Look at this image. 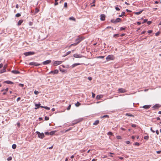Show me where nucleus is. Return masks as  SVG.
<instances>
[{"label":"nucleus","mask_w":161,"mask_h":161,"mask_svg":"<svg viewBox=\"0 0 161 161\" xmlns=\"http://www.w3.org/2000/svg\"><path fill=\"white\" fill-rule=\"evenodd\" d=\"M115 58L113 55H110L107 57L106 59L108 61L110 60H113Z\"/></svg>","instance_id":"obj_1"},{"label":"nucleus","mask_w":161,"mask_h":161,"mask_svg":"<svg viewBox=\"0 0 161 161\" xmlns=\"http://www.w3.org/2000/svg\"><path fill=\"white\" fill-rule=\"evenodd\" d=\"M121 21V19L119 18H117L116 19H113L111 20V22L113 23H116Z\"/></svg>","instance_id":"obj_2"},{"label":"nucleus","mask_w":161,"mask_h":161,"mask_svg":"<svg viewBox=\"0 0 161 161\" xmlns=\"http://www.w3.org/2000/svg\"><path fill=\"white\" fill-rule=\"evenodd\" d=\"M36 133L38 135V137H39V138L41 139H42L44 137V135L43 133H41L39 131H36Z\"/></svg>","instance_id":"obj_3"},{"label":"nucleus","mask_w":161,"mask_h":161,"mask_svg":"<svg viewBox=\"0 0 161 161\" xmlns=\"http://www.w3.org/2000/svg\"><path fill=\"white\" fill-rule=\"evenodd\" d=\"M35 53L33 52H25L24 53V55H25L26 56H27L30 55H33L35 54Z\"/></svg>","instance_id":"obj_4"},{"label":"nucleus","mask_w":161,"mask_h":161,"mask_svg":"<svg viewBox=\"0 0 161 161\" xmlns=\"http://www.w3.org/2000/svg\"><path fill=\"white\" fill-rule=\"evenodd\" d=\"M62 63V61H56L54 62L53 65L55 66H57L61 64Z\"/></svg>","instance_id":"obj_5"},{"label":"nucleus","mask_w":161,"mask_h":161,"mask_svg":"<svg viewBox=\"0 0 161 161\" xmlns=\"http://www.w3.org/2000/svg\"><path fill=\"white\" fill-rule=\"evenodd\" d=\"M73 56L75 58H81L83 57V56L82 55L79 54L77 53L74 54L73 55Z\"/></svg>","instance_id":"obj_6"},{"label":"nucleus","mask_w":161,"mask_h":161,"mask_svg":"<svg viewBox=\"0 0 161 161\" xmlns=\"http://www.w3.org/2000/svg\"><path fill=\"white\" fill-rule=\"evenodd\" d=\"M161 106L160 105H159V104H155V105L153 106V107L152 108H153V109H155L158 108Z\"/></svg>","instance_id":"obj_7"},{"label":"nucleus","mask_w":161,"mask_h":161,"mask_svg":"<svg viewBox=\"0 0 161 161\" xmlns=\"http://www.w3.org/2000/svg\"><path fill=\"white\" fill-rule=\"evenodd\" d=\"M58 69H55L54 71H50L49 73V74H50L52 73L53 75H55V74H58Z\"/></svg>","instance_id":"obj_8"},{"label":"nucleus","mask_w":161,"mask_h":161,"mask_svg":"<svg viewBox=\"0 0 161 161\" xmlns=\"http://www.w3.org/2000/svg\"><path fill=\"white\" fill-rule=\"evenodd\" d=\"M151 105H145L143 106L142 107H140V108H143L144 109H149L151 107Z\"/></svg>","instance_id":"obj_9"},{"label":"nucleus","mask_w":161,"mask_h":161,"mask_svg":"<svg viewBox=\"0 0 161 161\" xmlns=\"http://www.w3.org/2000/svg\"><path fill=\"white\" fill-rule=\"evenodd\" d=\"M83 118H82L78 119L75 121V122L73 124L75 125V124L78 123L82 121L83 120Z\"/></svg>","instance_id":"obj_10"},{"label":"nucleus","mask_w":161,"mask_h":161,"mask_svg":"<svg viewBox=\"0 0 161 161\" xmlns=\"http://www.w3.org/2000/svg\"><path fill=\"white\" fill-rule=\"evenodd\" d=\"M29 65H34L36 66H38L40 65V64L36 63L35 62H31L30 63Z\"/></svg>","instance_id":"obj_11"},{"label":"nucleus","mask_w":161,"mask_h":161,"mask_svg":"<svg viewBox=\"0 0 161 161\" xmlns=\"http://www.w3.org/2000/svg\"><path fill=\"white\" fill-rule=\"evenodd\" d=\"M51 62V60H48L43 62L42 64L43 65H46L50 63Z\"/></svg>","instance_id":"obj_12"},{"label":"nucleus","mask_w":161,"mask_h":161,"mask_svg":"<svg viewBox=\"0 0 161 161\" xmlns=\"http://www.w3.org/2000/svg\"><path fill=\"white\" fill-rule=\"evenodd\" d=\"M100 19L102 21H104L105 19V16L104 14H102L100 16Z\"/></svg>","instance_id":"obj_13"},{"label":"nucleus","mask_w":161,"mask_h":161,"mask_svg":"<svg viewBox=\"0 0 161 161\" xmlns=\"http://www.w3.org/2000/svg\"><path fill=\"white\" fill-rule=\"evenodd\" d=\"M83 40V38L82 37L78 38L76 39L75 41L77 42L76 43H78V44Z\"/></svg>","instance_id":"obj_14"},{"label":"nucleus","mask_w":161,"mask_h":161,"mask_svg":"<svg viewBox=\"0 0 161 161\" xmlns=\"http://www.w3.org/2000/svg\"><path fill=\"white\" fill-rule=\"evenodd\" d=\"M118 91L120 93H124L126 92L125 90L123 88H119L118 89Z\"/></svg>","instance_id":"obj_15"},{"label":"nucleus","mask_w":161,"mask_h":161,"mask_svg":"<svg viewBox=\"0 0 161 161\" xmlns=\"http://www.w3.org/2000/svg\"><path fill=\"white\" fill-rule=\"evenodd\" d=\"M103 97V95H97L96 97V98L97 100Z\"/></svg>","instance_id":"obj_16"},{"label":"nucleus","mask_w":161,"mask_h":161,"mask_svg":"<svg viewBox=\"0 0 161 161\" xmlns=\"http://www.w3.org/2000/svg\"><path fill=\"white\" fill-rule=\"evenodd\" d=\"M80 64H81L80 63H75V64H72V65L71 66V67H72V68H74L75 67V66H76L77 65H80Z\"/></svg>","instance_id":"obj_17"},{"label":"nucleus","mask_w":161,"mask_h":161,"mask_svg":"<svg viewBox=\"0 0 161 161\" xmlns=\"http://www.w3.org/2000/svg\"><path fill=\"white\" fill-rule=\"evenodd\" d=\"M4 82L8 84H14L13 82L10 80H7L4 81Z\"/></svg>","instance_id":"obj_18"},{"label":"nucleus","mask_w":161,"mask_h":161,"mask_svg":"<svg viewBox=\"0 0 161 161\" xmlns=\"http://www.w3.org/2000/svg\"><path fill=\"white\" fill-rule=\"evenodd\" d=\"M12 72L14 74H18L20 73L18 71L16 70H13L12 71Z\"/></svg>","instance_id":"obj_19"},{"label":"nucleus","mask_w":161,"mask_h":161,"mask_svg":"<svg viewBox=\"0 0 161 161\" xmlns=\"http://www.w3.org/2000/svg\"><path fill=\"white\" fill-rule=\"evenodd\" d=\"M40 104H35V105L36 107L35 108V109H36L39 108L40 107Z\"/></svg>","instance_id":"obj_20"},{"label":"nucleus","mask_w":161,"mask_h":161,"mask_svg":"<svg viewBox=\"0 0 161 161\" xmlns=\"http://www.w3.org/2000/svg\"><path fill=\"white\" fill-rule=\"evenodd\" d=\"M99 120H96L93 123V125H96L99 124Z\"/></svg>","instance_id":"obj_21"},{"label":"nucleus","mask_w":161,"mask_h":161,"mask_svg":"<svg viewBox=\"0 0 161 161\" xmlns=\"http://www.w3.org/2000/svg\"><path fill=\"white\" fill-rule=\"evenodd\" d=\"M23 22V20L21 19V20H19L18 23V24H17L19 26Z\"/></svg>","instance_id":"obj_22"},{"label":"nucleus","mask_w":161,"mask_h":161,"mask_svg":"<svg viewBox=\"0 0 161 161\" xmlns=\"http://www.w3.org/2000/svg\"><path fill=\"white\" fill-rule=\"evenodd\" d=\"M69 19L70 20H73L74 21H76L75 19L73 17H69Z\"/></svg>","instance_id":"obj_23"},{"label":"nucleus","mask_w":161,"mask_h":161,"mask_svg":"<svg viewBox=\"0 0 161 161\" xmlns=\"http://www.w3.org/2000/svg\"><path fill=\"white\" fill-rule=\"evenodd\" d=\"M126 116H129L130 117H134V115L130 114L127 113L125 114Z\"/></svg>","instance_id":"obj_24"},{"label":"nucleus","mask_w":161,"mask_h":161,"mask_svg":"<svg viewBox=\"0 0 161 161\" xmlns=\"http://www.w3.org/2000/svg\"><path fill=\"white\" fill-rule=\"evenodd\" d=\"M39 11V9L38 8H35V12H34L35 14H36Z\"/></svg>","instance_id":"obj_25"},{"label":"nucleus","mask_w":161,"mask_h":161,"mask_svg":"<svg viewBox=\"0 0 161 161\" xmlns=\"http://www.w3.org/2000/svg\"><path fill=\"white\" fill-rule=\"evenodd\" d=\"M143 11V10H142L139 12H135L134 14H135L136 15H139V14H140Z\"/></svg>","instance_id":"obj_26"},{"label":"nucleus","mask_w":161,"mask_h":161,"mask_svg":"<svg viewBox=\"0 0 161 161\" xmlns=\"http://www.w3.org/2000/svg\"><path fill=\"white\" fill-rule=\"evenodd\" d=\"M55 133V131H53L50 132L49 133V135H52L54 134Z\"/></svg>","instance_id":"obj_27"},{"label":"nucleus","mask_w":161,"mask_h":161,"mask_svg":"<svg viewBox=\"0 0 161 161\" xmlns=\"http://www.w3.org/2000/svg\"><path fill=\"white\" fill-rule=\"evenodd\" d=\"M125 12H122L121 14L120 15H119V17H121L122 16H125Z\"/></svg>","instance_id":"obj_28"},{"label":"nucleus","mask_w":161,"mask_h":161,"mask_svg":"<svg viewBox=\"0 0 161 161\" xmlns=\"http://www.w3.org/2000/svg\"><path fill=\"white\" fill-rule=\"evenodd\" d=\"M6 71V70L5 69H3L1 70H0V74L5 72Z\"/></svg>","instance_id":"obj_29"},{"label":"nucleus","mask_w":161,"mask_h":161,"mask_svg":"<svg viewBox=\"0 0 161 161\" xmlns=\"http://www.w3.org/2000/svg\"><path fill=\"white\" fill-rule=\"evenodd\" d=\"M16 145L15 144H14L12 146V147L13 149H15L16 148Z\"/></svg>","instance_id":"obj_30"},{"label":"nucleus","mask_w":161,"mask_h":161,"mask_svg":"<svg viewBox=\"0 0 161 161\" xmlns=\"http://www.w3.org/2000/svg\"><path fill=\"white\" fill-rule=\"evenodd\" d=\"M80 105V103H79V102H77L75 104V105L76 107H78Z\"/></svg>","instance_id":"obj_31"},{"label":"nucleus","mask_w":161,"mask_h":161,"mask_svg":"<svg viewBox=\"0 0 161 161\" xmlns=\"http://www.w3.org/2000/svg\"><path fill=\"white\" fill-rule=\"evenodd\" d=\"M12 159V157H9L7 158V160L8 161H10Z\"/></svg>","instance_id":"obj_32"},{"label":"nucleus","mask_w":161,"mask_h":161,"mask_svg":"<svg viewBox=\"0 0 161 161\" xmlns=\"http://www.w3.org/2000/svg\"><path fill=\"white\" fill-rule=\"evenodd\" d=\"M149 136H145L144 137V139L147 140L149 139Z\"/></svg>","instance_id":"obj_33"},{"label":"nucleus","mask_w":161,"mask_h":161,"mask_svg":"<svg viewBox=\"0 0 161 161\" xmlns=\"http://www.w3.org/2000/svg\"><path fill=\"white\" fill-rule=\"evenodd\" d=\"M21 16V14L19 13H17L15 15V16L17 17H18Z\"/></svg>","instance_id":"obj_34"},{"label":"nucleus","mask_w":161,"mask_h":161,"mask_svg":"<svg viewBox=\"0 0 161 161\" xmlns=\"http://www.w3.org/2000/svg\"><path fill=\"white\" fill-rule=\"evenodd\" d=\"M72 129V128H69V129H68V130H66L64 132V133H66V132H67L70 130H71Z\"/></svg>","instance_id":"obj_35"},{"label":"nucleus","mask_w":161,"mask_h":161,"mask_svg":"<svg viewBox=\"0 0 161 161\" xmlns=\"http://www.w3.org/2000/svg\"><path fill=\"white\" fill-rule=\"evenodd\" d=\"M108 135L112 136L113 135V133L112 132L109 131L108 133Z\"/></svg>","instance_id":"obj_36"},{"label":"nucleus","mask_w":161,"mask_h":161,"mask_svg":"<svg viewBox=\"0 0 161 161\" xmlns=\"http://www.w3.org/2000/svg\"><path fill=\"white\" fill-rule=\"evenodd\" d=\"M71 53V51H68V52H67L66 53V54L65 55V56H66L67 55H68L69 54H70Z\"/></svg>","instance_id":"obj_37"},{"label":"nucleus","mask_w":161,"mask_h":161,"mask_svg":"<svg viewBox=\"0 0 161 161\" xmlns=\"http://www.w3.org/2000/svg\"><path fill=\"white\" fill-rule=\"evenodd\" d=\"M106 117H107V118H108L109 117V116L108 115H104V116H103L102 117H101V118H106Z\"/></svg>","instance_id":"obj_38"},{"label":"nucleus","mask_w":161,"mask_h":161,"mask_svg":"<svg viewBox=\"0 0 161 161\" xmlns=\"http://www.w3.org/2000/svg\"><path fill=\"white\" fill-rule=\"evenodd\" d=\"M49 119V117L47 116H45V119L46 120H48Z\"/></svg>","instance_id":"obj_39"},{"label":"nucleus","mask_w":161,"mask_h":161,"mask_svg":"<svg viewBox=\"0 0 161 161\" xmlns=\"http://www.w3.org/2000/svg\"><path fill=\"white\" fill-rule=\"evenodd\" d=\"M34 94L36 95H37L39 93V92H38V91H37L36 90H35L34 92Z\"/></svg>","instance_id":"obj_40"},{"label":"nucleus","mask_w":161,"mask_h":161,"mask_svg":"<svg viewBox=\"0 0 161 161\" xmlns=\"http://www.w3.org/2000/svg\"><path fill=\"white\" fill-rule=\"evenodd\" d=\"M78 44V43H74L71 44V45H72V46H75L77 45Z\"/></svg>","instance_id":"obj_41"},{"label":"nucleus","mask_w":161,"mask_h":161,"mask_svg":"<svg viewBox=\"0 0 161 161\" xmlns=\"http://www.w3.org/2000/svg\"><path fill=\"white\" fill-rule=\"evenodd\" d=\"M44 108L47 109V110H50V108H49L48 107H47V106H45L44 107Z\"/></svg>","instance_id":"obj_42"},{"label":"nucleus","mask_w":161,"mask_h":161,"mask_svg":"<svg viewBox=\"0 0 161 161\" xmlns=\"http://www.w3.org/2000/svg\"><path fill=\"white\" fill-rule=\"evenodd\" d=\"M119 34H114V37H118L119 36Z\"/></svg>","instance_id":"obj_43"},{"label":"nucleus","mask_w":161,"mask_h":161,"mask_svg":"<svg viewBox=\"0 0 161 161\" xmlns=\"http://www.w3.org/2000/svg\"><path fill=\"white\" fill-rule=\"evenodd\" d=\"M55 3H54V5L55 6L57 5L58 4V1H55Z\"/></svg>","instance_id":"obj_44"},{"label":"nucleus","mask_w":161,"mask_h":161,"mask_svg":"<svg viewBox=\"0 0 161 161\" xmlns=\"http://www.w3.org/2000/svg\"><path fill=\"white\" fill-rule=\"evenodd\" d=\"M67 3H65L64 4V7L66 8H67Z\"/></svg>","instance_id":"obj_45"},{"label":"nucleus","mask_w":161,"mask_h":161,"mask_svg":"<svg viewBox=\"0 0 161 161\" xmlns=\"http://www.w3.org/2000/svg\"><path fill=\"white\" fill-rule=\"evenodd\" d=\"M71 107V105H69V106H68V107L67 108V109L68 110H69L70 108Z\"/></svg>","instance_id":"obj_46"},{"label":"nucleus","mask_w":161,"mask_h":161,"mask_svg":"<svg viewBox=\"0 0 161 161\" xmlns=\"http://www.w3.org/2000/svg\"><path fill=\"white\" fill-rule=\"evenodd\" d=\"M92 97L93 98H94L95 96V94L93 92H92Z\"/></svg>","instance_id":"obj_47"},{"label":"nucleus","mask_w":161,"mask_h":161,"mask_svg":"<svg viewBox=\"0 0 161 161\" xmlns=\"http://www.w3.org/2000/svg\"><path fill=\"white\" fill-rule=\"evenodd\" d=\"M125 30V28L124 27H121L120 28V31H123Z\"/></svg>","instance_id":"obj_48"},{"label":"nucleus","mask_w":161,"mask_h":161,"mask_svg":"<svg viewBox=\"0 0 161 161\" xmlns=\"http://www.w3.org/2000/svg\"><path fill=\"white\" fill-rule=\"evenodd\" d=\"M104 56H99L97 58H104Z\"/></svg>","instance_id":"obj_49"},{"label":"nucleus","mask_w":161,"mask_h":161,"mask_svg":"<svg viewBox=\"0 0 161 161\" xmlns=\"http://www.w3.org/2000/svg\"><path fill=\"white\" fill-rule=\"evenodd\" d=\"M33 23L32 22H29V25H30L31 26L33 25Z\"/></svg>","instance_id":"obj_50"},{"label":"nucleus","mask_w":161,"mask_h":161,"mask_svg":"<svg viewBox=\"0 0 161 161\" xmlns=\"http://www.w3.org/2000/svg\"><path fill=\"white\" fill-rule=\"evenodd\" d=\"M131 126L132 127L134 128L136 127V125L135 124H133L131 125Z\"/></svg>","instance_id":"obj_51"},{"label":"nucleus","mask_w":161,"mask_h":161,"mask_svg":"<svg viewBox=\"0 0 161 161\" xmlns=\"http://www.w3.org/2000/svg\"><path fill=\"white\" fill-rule=\"evenodd\" d=\"M115 8L116 10L117 11H119L120 10L119 8L118 7H115Z\"/></svg>","instance_id":"obj_52"},{"label":"nucleus","mask_w":161,"mask_h":161,"mask_svg":"<svg viewBox=\"0 0 161 161\" xmlns=\"http://www.w3.org/2000/svg\"><path fill=\"white\" fill-rule=\"evenodd\" d=\"M7 65H4V66L3 67V69H6L7 67Z\"/></svg>","instance_id":"obj_53"},{"label":"nucleus","mask_w":161,"mask_h":161,"mask_svg":"<svg viewBox=\"0 0 161 161\" xmlns=\"http://www.w3.org/2000/svg\"><path fill=\"white\" fill-rule=\"evenodd\" d=\"M125 143L127 144H129L130 143V142L129 141H127L125 142Z\"/></svg>","instance_id":"obj_54"},{"label":"nucleus","mask_w":161,"mask_h":161,"mask_svg":"<svg viewBox=\"0 0 161 161\" xmlns=\"http://www.w3.org/2000/svg\"><path fill=\"white\" fill-rule=\"evenodd\" d=\"M159 33H160L159 32H157V33L155 34V35H156V36H158V35H159Z\"/></svg>","instance_id":"obj_55"},{"label":"nucleus","mask_w":161,"mask_h":161,"mask_svg":"<svg viewBox=\"0 0 161 161\" xmlns=\"http://www.w3.org/2000/svg\"><path fill=\"white\" fill-rule=\"evenodd\" d=\"M147 19H144V20H143V22H142V23H144L146 22L147 21Z\"/></svg>","instance_id":"obj_56"},{"label":"nucleus","mask_w":161,"mask_h":161,"mask_svg":"<svg viewBox=\"0 0 161 161\" xmlns=\"http://www.w3.org/2000/svg\"><path fill=\"white\" fill-rule=\"evenodd\" d=\"M152 30H149L147 31L148 33L149 34L152 33Z\"/></svg>","instance_id":"obj_57"},{"label":"nucleus","mask_w":161,"mask_h":161,"mask_svg":"<svg viewBox=\"0 0 161 161\" xmlns=\"http://www.w3.org/2000/svg\"><path fill=\"white\" fill-rule=\"evenodd\" d=\"M108 28H112L113 30V27H112L111 26H108V27H107L106 29H108Z\"/></svg>","instance_id":"obj_58"},{"label":"nucleus","mask_w":161,"mask_h":161,"mask_svg":"<svg viewBox=\"0 0 161 161\" xmlns=\"http://www.w3.org/2000/svg\"><path fill=\"white\" fill-rule=\"evenodd\" d=\"M88 79L90 80H91L92 79V78L91 77H89L88 78Z\"/></svg>","instance_id":"obj_59"},{"label":"nucleus","mask_w":161,"mask_h":161,"mask_svg":"<svg viewBox=\"0 0 161 161\" xmlns=\"http://www.w3.org/2000/svg\"><path fill=\"white\" fill-rule=\"evenodd\" d=\"M117 139H120L121 138V137L120 136H117Z\"/></svg>","instance_id":"obj_60"},{"label":"nucleus","mask_w":161,"mask_h":161,"mask_svg":"<svg viewBox=\"0 0 161 161\" xmlns=\"http://www.w3.org/2000/svg\"><path fill=\"white\" fill-rule=\"evenodd\" d=\"M151 23H152V22L150 21H149L147 22V24L149 25H150L151 24Z\"/></svg>","instance_id":"obj_61"},{"label":"nucleus","mask_w":161,"mask_h":161,"mask_svg":"<svg viewBox=\"0 0 161 161\" xmlns=\"http://www.w3.org/2000/svg\"><path fill=\"white\" fill-rule=\"evenodd\" d=\"M19 86L21 87H23L24 86V85L23 84H19Z\"/></svg>","instance_id":"obj_62"},{"label":"nucleus","mask_w":161,"mask_h":161,"mask_svg":"<svg viewBox=\"0 0 161 161\" xmlns=\"http://www.w3.org/2000/svg\"><path fill=\"white\" fill-rule=\"evenodd\" d=\"M156 153L158 154H160L161 153V151H158L156 152Z\"/></svg>","instance_id":"obj_63"},{"label":"nucleus","mask_w":161,"mask_h":161,"mask_svg":"<svg viewBox=\"0 0 161 161\" xmlns=\"http://www.w3.org/2000/svg\"><path fill=\"white\" fill-rule=\"evenodd\" d=\"M156 134H157V135H158L159 134V131L158 130H157L156 131Z\"/></svg>","instance_id":"obj_64"}]
</instances>
